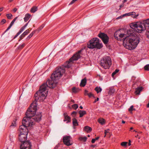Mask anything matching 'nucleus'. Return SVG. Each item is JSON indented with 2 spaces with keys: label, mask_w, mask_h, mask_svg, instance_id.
I'll list each match as a JSON object with an SVG mask.
<instances>
[{
  "label": "nucleus",
  "mask_w": 149,
  "mask_h": 149,
  "mask_svg": "<svg viewBox=\"0 0 149 149\" xmlns=\"http://www.w3.org/2000/svg\"><path fill=\"white\" fill-rule=\"evenodd\" d=\"M95 141L96 140H95V139H93L91 141L92 143H94Z\"/></svg>",
  "instance_id": "obj_48"
},
{
  "label": "nucleus",
  "mask_w": 149,
  "mask_h": 149,
  "mask_svg": "<svg viewBox=\"0 0 149 149\" xmlns=\"http://www.w3.org/2000/svg\"><path fill=\"white\" fill-rule=\"evenodd\" d=\"M25 128L23 126H20L19 127L20 134L19 135V139L20 142L23 143L26 141L27 136L28 133V129L23 130V128Z\"/></svg>",
  "instance_id": "obj_6"
},
{
  "label": "nucleus",
  "mask_w": 149,
  "mask_h": 149,
  "mask_svg": "<svg viewBox=\"0 0 149 149\" xmlns=\"http://www.w3.org/2000/svg\"><path fill=\"white\" fill-rule=\"evenodd\" d=\"M100 66L104 69H109L111 65V60L109 56L103 57L100 61Z\"/></svg>",
  "instance_id": "obj_5"
},
{
  "label": "nucleus",
  "mask_w": 149,
  "mask_h": 149,
  "mask_svg": "<svg viewBox=\"0 0 149 149\" xmlns=\"http://www.w3.org/2000/svg\"><path fill=\"white\" fill-rule=\"evenodd\" d=\"M87 139V137L86 136L84 137H80L79 138V140L81 141H83L84 142H86Z\"/></svg>",
  "instance_id": "obj_28"
},
{
  "label": "nucleus",
  "mask_w": 149,
  "mask_h": 149,
  "mask_svg": "<svg viewBox=\"0 0 149 149\" xmlns=\"http://www.w3.org/2000/svg\"><path fill=\"white\" fill-rule=\"evenodd\" d=\"M22 125L20 126H23L25 127V128H23V130H25V129H28L27 127L29 126L31 127L35 125V123L33 122L31 118L28 117L26 116L24 117L22 121Z\"/></svg>",
  "instance_id": "obj_7"
},
{
  "label": "nucleus",
  "mask_w": 149,
  "mask_h": 149,
  "mask_svg": "<svg viewBox=\"0 0 149 149\" xmlns=\"http://www.w3.org/2000/svg\"><path fill=\"white\" fill-rule=\"evenodd\" d=\"M38 10V8L37 7L33 6L31 8L30 12L32 13H34Z\"/></svg>",
  "instance_id": "obj_26"
},
{
  "label": "nucleus",
  "mask_w": 149,
  "mask_h": 149,
  "mask_svg": "<svg viewBox=\"0 0 149 149\" xmlns=\"http://www.w3.org/2000/svg\"><path fill=\"white\" fill-rule=\"evenodd\" d=\"M29 21L24 26H22L19 30V31L22 32L25 29V28L27 26L29 22Z\"/></svg>",
  "instance_id": "obj_30"
},
{
  "label": "nucleus",
  "mask_w": 149,
  "mask_h": 149,
  "mask_svg": "<svg viewBox=\"0 0 149 149\" xmlns=\"http://www.w3.org/2000/svg\"><path fill=\"white\" fill-rule=\"evenodd\" d=\"M144 68L145 70H149V64L146 65L145 66Z\"/></svg>",
  "instance_id": "obj_39"
},
{
  "label": "nucleus",
  "mask_w": 149,
  "mask_h": 149,
  "mask_svg": "<svg viewBox=\"0 0 149 149\" xmlns=\"http://www.w3.org/2000/svg\"><path fill=\"white\" fill-rule=\"evenodd\" d=\"M124 5V4L123 3L122 4L120 5L119 6H120V8H121L123 7Z\"/></svg>",
  "instance_id": "obj_52"
},
{
  "label": "nucleus",
  "mask_w": 149,
  "mask_h": 149,
  "mask_svg": "<svg viewBox=\"0 0 149 149\" xmlns=\"http://www.w3.org/2000/svg\"><path fill=\"white\" fill-rule=\"evenodd\" d=\"M84 49H82L80 50L77 52L76 53L74 54L73 56L69 59L68 61V64L65 66L66 67L70 68V63L74 61L77 60L79 59L81 57V52Z\"/></svg>",
  "instance_id": "obj_8"
},
{
  "label": "nucleus",
  "mask_w": 149,
  "mask_h": 149,
  "mask_svg": "<svg viewBox=\"0 0 149 149\" xmlns=\"http://www.w3.org/2000/svg\"><path fill=\"white\" fill-rule=\"evenodd\" d=\"M72 124L74 126L78 125V123L77 120L75 118H74L72 119Z\"/></svg>",
  "instance_id": "obj_23"
},
{
  "label": "nucleus",
  "mask_w": 149,
  "mask_h": 149,
  "mask_svg": "<svg viewBox=\"0 0 149 149\" xmlns=\"http://www.w3.org/2000/svg\"><path fill=\"white\" fill-rule=\"evenodd\" d=\"M42 115L41 113L39 112L36 115H35L32 117L31 118L33 122L35 123V122H39L41 120Z\"/></svg>",
  "instance_id": "obj_10"
},
{
  "label": "nucleus",
  "mask_w": 149,
  "mask_h": 149,
  "mask_svg": "<svg viewBox=\"0 0 149 149\" xmlns=\"http://www.w3.org/2000/svg\"><path fill=\"white\" fill-rule=\"evenodd\" d=\"M127 1V0H124L123 1V3H125Z\"/></svg>",
  "instance_id": "obj_59"
},
{
  "label": "nucleus",
  "mask_w": 149,
  "mask_h": 149,
  "mask_svg": "<svg viewBox=\"0 0 149 149\" xmlns=\"http://www.w3.org/2000/svg\"><path fill=\"white\" fill-rule=\"evenodd\" d=\"M79 108H80V109H82L83 108V107L81 106H80L79 107Z\"/></svg>",
  "instance_id": "obj_64"
},
{
  "label": "nucleus",
  "mask_w": 149,
  "mask_h": 149,
  "mask_svg": "<svg viewBox=\"0 0 149 149\" xmlns=\"http://www.w3.org/2000/svg\"><path fill=\"white\" fill-rule=\"evenodd\" d=\"M72 91L73 92L76 93L77 92V90L75 87H73L72 88Z\"/></svg>",
  "instance_id": "obj_43"
},
{
  "label": "nucleus",
  "mask_w": 149,
  "mask_h": 149,
  "mask_svg": "<svg viewBox=\"0 0 149 149\" xmlns=\"http://www.w3.org/2000/svg\"><path fill=\"white\" fill-rule=\"evenodd\" d=\"M25 43H23L21 45H20L17 47L18 49H22L25 46Z\"/></svg>",
  "instance_id": "obj_33"
},
{
  "label": "nucleus",
  "mask_w": 149,
  "mask_h": 149,
  "mask_svg": "<svg viewBox=\"0 0 149 149\" xmlns=\"http://www.w3.org/2000/svg\"><path fill=\"white\" fill-rule=\"evenodd\" d=\"M123 16H123H123H120L119 17H118L117 19H120V18H121Z\"/></svg>",
  "instance_id": "obj_54"
},
{
  "label": "nucleus",
  "mask_w": 149,
  "mask_h": 149,
  "mask_svg": "<svg viewBox=\"0 0 149 149\" xmlns=\"http://www.w3.org/2000/svg\"><path fill=\"white\" fill-rule=\"evenodd\" d=\"M136 13L135 12H132L128 13H126L123 15V16H132V17L134 18H136L138 16V15H136Z\"/></svg>",
  "instance_id": "obj_14"
},
{
  "label": "nucleus",
  "mask_w": 149,
  "mask_h": 149,
  "mask_svg": "<svg viewBox=\"0 0 149 149\" xmlns=\"http://www.w3.org/2000/svg\"><path fill=\"white\" fill-rule=\"evenodd\" d=\"M17 9L16 8H15L13 9V11L14 13H15L17 11Z\"/></svg>",
  "instance_id": "obj_50"
},
{
  "label": "nucleus",
  "mask_w": 149,
  "mask_h": 149,
  "mask_svg": "<svg viewBox=\"0 0 149 149\" xmlns=\"http://www.w3.org/2000/svg\"><path fill=\"white\" fill-rule=\"evenodd\" d=\"M100 40L97 38L91 39L87 44V47L89 49H93L96 48L100 49L102 47V44L100 43Z\"/></svg>",
  "instance_id": "obj_3"
},
{
  "label": "nucleus",
  "mask_w": 149,
  "mask_h": 149,
  "mask_svg": "<svg viewBox=\"0 0 149 149\" xmlns=\"http://www.w3.org/2000/svg\"><path fill=\"white\" fill-rule=\"evenodd\" d=\"M16 119H14L12 122L10 126V127H15L16 126Z\"/></svg>",
  "instance_id": "obj_29"
},
{
  "label": "nucleus",
  "mask_w": 149,
  "mask_h": 149,
  "mask_svg": "<svg viewBox=\"0 0 149 149\" xmlns=\"http://www.w3.org/2000/svg\"><path fill=\"white\" fill-rule=\"evenodd\" d=\"M31 17V15L29 13H27L26 14L25 17L24 18V22H27Z\"/></svg>",
  "instance_id": "obj_21"
},
{
  "label": "nucleus",
  "mask_w": 149,
  "mask_h": 149,
  "mask_svg": "<svg viewBox=\"0 0 149 149\" xmlns=\"http://www.w3.org/2000/svg\"><path fill=\"white\" fill-rule=\"evenodd\" d=\"M77 112L76 111H73L71 115L73 116V117H75L76 116V114L77 113Z\"/></svg>",
  "instance_id": "obj_40"
},
{
  "label": "nucleus",
  "mask_w": 149,
  "mask_h": 149,
  "mask_svg": "<svg viewBox=\"0 0 149 149\" xmlns=\"http://www.w3.org/2000/svg\"><path fill=\"white\" fill-rule=\"evenodd\" d=\"M108 132H107L106 130H105V132H104V134H105V135H106L107 134V133H108Z\"/></svg>",
  "instance_id": "obj_57"
},
{
  "label": "nucleus",
  "mask_w": 149,
  "mask_h": 149,
  "mask_svg": "<svg viewBox=\"0 0 149 149\" xmlns=\"http://www.w3.org/2000/svg\"><path fill=\"white\" fill-rule=\"evenodd\" d=\"M71 138L70 136H65L63 138V142L67 146H70L72 145L70 143V141Z\"/></svg>",
  "instance_id": "obj_13"
},
{
  "label": "nucleus",
  "mask_w": 149,
  "mask_h": 149,
  "mask_svg": "<svg viewBox=\"0 0 149 149\" xmlns=\"http://www.w3.org/2000/svg\"><path fill=\"white\" fill-rule=\"evenodd\" d=\"M78 0H72L69 4V5L72 4L74 3L75 1H77Z\"/></svg>",
  "instance_id": "obj_45"
},
{
  "label": "nucleus",
  "mask_w": 149,
  "mask_h": 149,
  "mask_svg": "<svg viewBox=\"0 0 149 149\" xmlns=\"http://www.w3.org/2000/svg\"><path fill=\"white\" fill-rule=\"evenodd\" d=\"M45 26L44 24L42 25L38 29V31H40Z\"/></svg>",
  "instance_id": "obj_42"
},
{
  "label": "nucleus",
  "mask_w": 149,
  "mask_h": 149,
  "mask_svg": "<svg viewBox=\"0 0 149 149\" xmlns=\"http://www.w3.org/2000/svg\"><path fill=\"white\" fill-rule=\"evenodd\" d=\"M119 71V70L118 69H116L115 71L113 72L111 74L112 77H113L117 73H118Z\"/></svg>",
  "instance_id": "obj_36"
},
{
  "label": "nucleus",
  "mask_w": 149,
  "mask_h": 149,
  "mask_svg": "<svg viewBox=\"0 0 149 149\" xmlns=\"http://www.w3.org/2000/svg\"><path fill=\"white\" fill-rule=\"evenodd\" d=\"M86 79L85 78L81 80L80 83V85L81 86L84 87L86 84Z\"/></svg>",
  "instance_id": "obj_20"
},
{
  "label": "nucleus",
  "mask_w": 149,
  "mask_h": 149,
  "mask_svg": "<svg viewBox=\"0 0 149 149\" xmlns=\"http://www.w3.org/2000/svg\"><path fill=\"white\" fill-rule=\"evenodd\" d=\"M3 8H0V12H1L3 10Z\"/></svg>",
  "instance_id": "obj_63"
},
{
  "label": "nucleus",
  "mask_w": 149,
  "mask_h": 149,
  "mask_svg": "<svg viewBox=\"0 0 149 149\" xmlns=\"http://www.w3.org/2000/svg\"><path fill=\"white\" fill-rule=\"evenodd\" d=\"M79 113V117L81 118L86 114V112L85 111L80 110Z\"/></svg>",
  "instance_id": "obj_22"
},
{
  "label": "nucleus",
  "mask_w": 149,
  "mask_h": 149,
  "mask_svg": "<svg viewBox=\"0 0 149 149\" xmlns=\"http://www.w3.org/2000/svg\"><path fill=\"white\" fill-rule=\"evenodd\" d=\"M130 142H131V141H130V140H129V143H128V145L130 146L131 145V144L130 143Z\"/></svg>",
  "instance_id": "obj_58"
},
{
  "label": "nucleus",
  "mask_w": 149,
  "mask_h": 149,
  "mask_svg": "<svg viewBox=\"0 0 149 149\" xmlns=\"http://www.w3.org/2000/svg\"><path fill=\"white\" fill-rule=\"evenodd\" d=\"M95 90L97 92V93H100L102 91V89L100 87L97 86L95 88Z\"/></svg>",
  "instance_id": "obj_27"
},
{
  "label": "nucleus",
  "mask_w": 149,
  "mask_h": 149,
  "mask_svg": "<svg viewBox=\"0 0 149 149\" xmlns=\"http://www.w3.org/2000/svg\"><path fill=\"white\" fill-rule=\"evenodd\" d=\"M99 100V98L97 97V98L95 99V100L94 101V103H95V102H96L97 101H98Z\"/></svg>",
  "instance_id": "obj_49"
},
{
  "label": "nucleus",
  "mask_w": 149,
  "mask_h": 149,
  "mask_svg": "<svg viewBox=\"0 0 149 149\" xmlns=\"http://www.w3.org/2000/svg\"><path fill=\"white\" fill-rule=\"evenodd\" d=\"M38 104L36 102H33L27 110L26 116L29 118L32 117L36 113Z\"/></svg>",
  "instance_id": "obj_4"
},
{
  "label": "nucleus",
  "mask_w": 149,
  "mask_h": 149,
  "mask_svg": "<svg viewBox=\"0 0 149 149\" xmlns=\"http://www.w3.org/2000/svg\"><path fill=\"white\" fill-rule=\"evenodd\" d=\"M6 22V20L5 19H3L2 20L1 22V23H3V24H4Z\"/></svg>",
  "instance_id": "obj_47"
},
{
  "label": "nucleus",
  "mask_w": 149,
  "mask_h": 149,
  "mask_svg": "<svg viewBox=\"0 0 149 149\" xmlns=\"http://www.w3.org/2000/svg\"><path fill=\"white\" fill-rule=\"evenodd\" d=\"M18 36L16 34L15 35V36L14 37V39H15V38H16Z\"/></svg>",
  "instance_id": "obj_62"
},
{
  "label": "nucleus",
  "mask_w": 149,
  "mask_h": 149,
  "mask_svg": "<svg viewBox=\"0 0 149 149\" xmlns=\"http://www.w3.org/2000/svg\"><path fill=\"white\" fill-rule=\"evenodd\" d=\"M31 143L27 141L20 145V149H31Z\"/></svg>",
  "instance_id": "obj_12"
},
{
  "label": "nucleus",
  "mask_w": 149,
  "mask_h": 149,
  "mask_svg": "<svg viewBox=\"0 0 149 149\" xmlns=\"http://www.w3.org/2000/svg\"><path fill=\"white\" fill-rule=\"evenodd\" d=\"M70 118L69 116H65L64 119V121H67L66 123H68L70 121Z\"/></svg>",
  "instance_id": "obj_25"
},
{
  "label": "nucleus",
  "mask_w": 149,
  "mask_h": 149,
  "mask_svg": "<svg viewBox=\"0 0 149 149\" xmlns=\"http://www.w3.org/2000/svg\"><path fill=\"white\" fill-rule=\"evenodd\" d=\"M120 30H118L116 31L114 33V36L115 38L118 40H119L120 39L118 38V37L120 35Z\"/></svg>",
  "instance_id": "obj_16"
},
{
  "label": "nucleus",
  "mask_w": 149,
  "mask_h": 149,
  "mask_svg": "<svg viewBox=\"0 0 149 149\" xmlns=\"http://www.w3.org/2000/svg\"><path fill=\"white\" fill-rule=\"evenodd\" d=\"M131 29L127 30L129 36L125 38L123 42V46L130 50L135 49L139 42L140 34L146 29L142 22H134L130 25Z\"/></svg>",
  "instance_id": "obj_2"
},
{
  "label": "nucleus",
  "mask_w": 149,
  "mask_h": 149,
  "mask_svg": "<svg viewBox=\"0 0 149 149\" xmlns=\"http://www.w3.org/2000/svg\"><path fill=\"white\" fill-rule=\"evenodd\" d=\"M87 95L89 97H91L93 96V94L91 93H87Z\"/></svg>",
  "instance_id": "obj_46"
},
{
  "label": "nucleus",
  "mask_w": 149,
  "mask_h": 149,
  "mask_svg": "<svg viewBox=\"0 0 149 149\" xmlns=\"http://www.w3.org/2000/svg\"><path fill=\"white\" fill-rule=\"evenodd\" d=\"M85 94H87V93H88V91H87V90H85Z\"/></svg>",
  "instance_id": "obj_55"
},
{
  "label": "nucleus",
  "mask_w": 149,
  "mask_h": 149,
  "mask_svg": "<svg viewBox=\"0 0 149 149\" xmlns=\"http://www.w3.org/2000/svg\"><path fill=\"white\" fill-rule=\"evenodd\" d=\"M22 32L19 30V31L16 34L18 36Z\"/></svg>",
  "instance_id": "obj_51"
},
{
  "label": "nucleus",
  "mask_w": 149,
  "mask_h": 149,
  "mask_svg": "<svg viewBox=\"0 0 149 149\" xmlns=\"http://www.w3.org/2000/svg\"><path fill=\"white\" fill-rule=\"evenodd\" d=\"M147 108L149 107V102L148 103V104L147 105Z\"/></svg>",
  "instance_id": "obj_60"
},
{
  "label": "nucleus",
  "mask_w": 149,
  "mask_h": 149,
  "mask_svg": "<svg viewBox=\"0 0 149 149\" xmlns=\"http://www.w3.org/2000/svg\"><path fill=\"white\" fill-rule=\"evenodd\" d=\"M135 110V109H133V105L131 106L128 109L130 111H132Z\"/></svg>",
  "instance_id": "obj_41"
},
{
  "label": "nucleus",
  "mask_w": 149,
  "mask_h": 149,
  "mask_svg": "<svg viewBox=\"0 0 149 149\" xmlns=\"http://www.w3.org/2000/svg\"><path fill=\"white\" fill-rule=\"evenodd\" d=\"M29 32V29L26 30L20 36V38L22 39L26 35H27Z\"/></svg>",
  "instance_id": "obj_18"
},
{
  "label": "nucleus",
  "mask_w": 149,
  "mask_h": 149,
  "mask_svg": "<svg viewBox=\"0 0 149 149\" xmlns=\"http://www.w3.org/2000/svg\"><path fill=\"white\" fill-rule=\"evenodd\" d=\"M142 23L144 24L146 29V34L148 38L149 39V19L143 20Z\"/></svg>",
  "instance_id": "obj_11"
},
{
  "label": "nucleus",
  "mask_w": 149,
  "mask_h": 149,
  "mask_svg": "<svg viewBox=\"0 0 149 149\" xmlns=\"http://www.w3.org/2000/svg\"><path fill=\"white\" fill-rule=\"evenodd\" d=\"M127 143V142H123L121 143V145L122 146H126Z\"/></svg>",
  "instance_id": "obj_38"
},
{
  "label": "nucleus",
  "mask_w": 149,
  "mask_h": 149,
  "mask_svg": "<svg viewBox=\"0 0 149 149\" xmlns=\"http://www.w3.org/2000/svg\"><path fill=\"white\" fill-rule=\"evenodd\" d=\"M143 88L142 87H138L136 89L135 93L136 95H139L141 91L142 90Z\"/></svg>",
  "instance_id": "obj_17"
},
{
  "label": "nucleus",
  "mask_w": 149,
  "mask_h": 149,
  "mask_svg": "<svg viewBox=\"0 0 149 149\" xmlns=\"http://www.w3.org/2000/svg\"><path fill=\"white\" fill-rule=\"evenodd\" d=\"M58 148V146H56L54 148V149H57Z\"/></svg>",
  "instance_id": "obj_56"
},
{
  "label": "nucleus",
  "mask_w": 149,
  "mask_h": 149,
  "mask_svg": "<svg viewBox=\"0 0 149 149\" xmlns=\"http://www.w3.org/2000/svg\"><path fill=\"white\" fill-rule=\"evenodd\" d=\"M100 138V137L99 136L97 137H96L95 139H94L95 140H98L99 138Z\"/></svg>",
  "instance_id": "obj_53"
},
{
  "label": "nucleus",
  "mask_w": 149,
  "mask_h": 149,
  "mask_svg": "<svg viewBox=\"0 0 149 149\" xmlns=\"http://www.w3.org/2000/svg\"><path fill=\"white\" fill-rule=\"evenodd\" d=\"M72 107L74 109H76L78 107V105L77 104H74L72 105Z\"/></svg>",
  "instance_id": "obj_35"
},
{
  "label": "nucleus",
  "mask_w": 149,
  "mask_h": 149,
  "mask_svg": "<svg viewBox=\"0 0 149 149\" xmlns=\"http://www.w3.org/2000/svg\"><path fill=\"white\" fill-rule=\"evenodd\" d=\"M147 108L149 107V102L148 103V104L147 105Z\"/></svg>",
  "instance_id": "obj_61"
},
{
  "label": "nucleus",
  "mask_w": 149,
  "mask_h": 149,
  "mask_svg": "<svg viewBox=\"0 0 149 149\" xmlns=\"http://www.w3.org/2000/svg\"><path fill=\"white\" fill-rule=\"evenodd\" d=\"M12 26V25H11L10 24V25L7 28V29L5 31V33L7 31H8L11 28V27Z\"/></svg>",
  "instance_id": "obj_44"
},
{
  "label": "nucleus",
  "mask_w": 149,
  "mask_h": 149,
  "mask_svg": "<svg viewBox=\"0 0 149 149\" xmlns=\"http://www.w3.org/2000/svg\"><path fill=\"white\" fill-rule=\"evenodd\" d=\"M17 18L18 17H16L15 18H14V19L11 22L10 24L12 26L14 24L15 21L16 20Z\"/></svg>",
  "instance_id": "obj_34"
},
{
  "label": "nucleus",
  "mask_w": 149,
  "mask_h": 149,
  "mask_svg": "<svg viewBox=\"0 0 149 149\" xmlns=\"http://www.w3.org/2000/svg\"><path fill=\"white\" fill-rule=\"evenodd\" d=\"M6 16L7 17L8 19H10L11 18L13 15L11 13H9L6 14Z\"/></svg>",
  "instance_id": "obj_37"
},
{
  "label": "nucleus",
  "mask_w": 149,
  "mask_h": 149,
  "mask_svg": "<svg viewBox=\"0 0 149 149\" xmlns=\"http://www.w3.org/2000/svg\"><path fill=\"white\" fill-rule=\"evenodd\" d=\"M84 130L87 132L89 133L92 131V129L89 126H86L84 127Z\"/></svg>",
  "instance_id": "obj_19"
},
{
  "label": "nucleus",
  "mask_w": 149,
  "mask_h": 149,
  "mask_svg": "<svg viewBox=\"0 0 149 149\" xmlns=\"http://www.w3.org/2000/svg\"><path fill=\"white\" fill-rule=\"evenodd\" d=\"M98 122L101 125H103L105 124V120L103 118H100L98 119Z\"/></svg>",
  "instance_id": "obj_24"
},
{
  "label": "nucleus",
  "mask_w": 149,
  "mask_h": 149,
  "mask_svg": "<svg viewBox=\"0 0 149 149\" xmlns=\"http://www.w3.org/2000/svg\"><path fill=\"white\" fill-rule=\"evenodd\" d=\"M98 36L102 39L104 44H107L108 43L109 40V38L106 34L104 33H101L98 34Z\"/></svg>",
  "instance_id": "obj_9"
},
{
  "label": "nucleus",
  "mask_w": 149,
  "mask_h": 149,
  "mask_svg": "<svg viewBox=\"0 0 149 149\" xmlns=\"http://www.w3.org/2000/svg\"><path fill=\"white\" fill-rule=\"evenodd\" d=\"M129 36V35L127 33V31H126V34H124V33H120V35H119V36L118 37V38L120 39V40H121L120 39L122 38H123L124 37L125 38H124V40H123V42L125 38L127 37V36Z\"/></svg>",
  "instance_id": "obj_15"
},
{
  "label": "nucleus",
  "mask_w": 149,
  "mask_h": 149,
  "mask_svg": "<svg viewBox=\"0 0 149 149\" xmlns=\"http://www.w3.org/2000/svg\"><path fill=\"white\" fill-rule=\"evenodd\" d=\"M115 91V90L113 88L111 87L110 88L109 93L110 94H113Z\"/></svg>",
  "instance_id": "obj_31"
},
{
  "label": "nucleus",
  "mask_w": 149,
  "mask_h": 149,
  "mask_svg": "<svg viewBox=\"0 0 149 149\" xmlns=\"http://www.w3.org/2000/svg\"><path fill=\"white\" fill-rule=\"evenodd\" d=\"M64 68L60 67L54 72L51 75L50 78L49 79L46 83L43 84L40 87L38 91L34 95L35 101L37 104L38 101L43 102L47 96L48 92V87L53 88L57 85L58 79L65 72Z\"/></svg>",
  "instance_id": "obj_1"
},
{
  "label": "nucleus",
  "mask_w": 149,
  "mask_h": 149,
  "mask_svg": "<svg viewBox=\"0 0 149 149\" xmlns=\"http://www.w3.org/2000/svg\"><path fill=\"white\" fill-rule=\"evenodd\" d=\"M35 33V31H33L27 37V39L28 40L30 39L33 35V34Z\"/></svg>",
  "instance_id": "obj_32"
}]
</instances>
